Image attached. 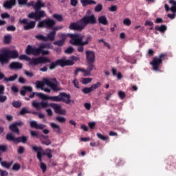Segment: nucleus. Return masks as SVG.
Wrapping results in <instances>:
<instances>
[{"instance_id": "obj_1", "label": "nucleus", "mask_w": 176, "mask_h": 176, "mask_svg": "<svg viewBox=\"0 0 176 176\" xmlns=\"http://www.w3.org/2000/svg\"><path fill=\"white\" fill-rule=\"evenodd\" d=\"M69 43L73 45V46H78L77 51L78 53H83L85 52L84 46H87L91 42V39H93L91 36L89 35L85 38V41H83L85 34H69Z\"/></svg>"}, {"instance_id": "obj_2", "label": "nucleus", "mask_w": 176, "mask_h": 176, "mask_svg": "<svg viewBox=\"0 0 176 176\" xmlns=\"http://www.w3.org/2000/svg\"><path fill=\"white\" fill-rule=\"evenodd\" d=\"M37 97L42 98V100H51V101H55L56 102H65V104L71 103V95L65 92H61L57 96H49L43 94H37Z\"/></svg>"}, {"instance_id": "obj_3", "label": "nucleus", "mask_w": 176, "mask_h": 176, "mask_svg": "<svg viewBox=\"0 0 176 176\" xmlns=\"http://www.w3.org/2000/svg\"><path fill=\"white\" fill-rule=\"evenodd\" d=\"M16 58H19V52L17 50H4L1 51L0 64L2 67L5 64H8L10 60H16Z\"/></svg>"}, {"instance_id": "obj_4", "label": "nucleus", "mask_w": 176, "mask_h": 176, "mask_svg": "<svg viewBox=\"0 0 176 176\" xmlns=\"http://www.w3.org/2000/svg\"><path fill=\"white\" fill-rule=\"evenodd\" d=\"M167 54H160L159 56H155L152 61L150 62V65H152L153 71H159L160 68V64L163 63V60L166 59Z\"/></svg>"}, {"instance_id": "obj_5", "label": "nucleus", "mask_w": 176, "mask_h": 176, "mask_svg": "<svg viewBox=\"0 0 176 176\" xmlns=\"http://www.w3.org/2000/svg\"><path fill=\"white\" fill-rule=\"evenodd\" d=\"M75 64V62L74 60H65L64 58L57 60L54 62H52L50 65V69H54L57 66H60L62 67L69 66V65H74Z\"/></svg>"}, {"instance_id": "obj_6", "label": "nucleus", "mask_w": 176, "mask_h": 176, "mask_svg": "<svg viewBox=\"0 0 176 176\" xmlns=\"http://www.w3.org/2000/svg\"><path fill=\"white\" fill-rule=\"evenodd\" d=\"M46 63H52V60L43 56L32 58L29 60V65H38V64H46Z\"/></svg>"}, {"instance_id": "obj_7", "label": "nucleus", "mask_w": 176, "mask_h": 176, "mask_svg": "<svg viewBox=\"0 0 176 176\" xmlns=\"http://www.w3.org/2000/svg\"><path fill=\"white\" fill-rule=\"evenodd\" d=\"M56 25V21L50 19L43 20L38 23V28H53Z\"/></svg>"}, {"instance_id": "obj_8", "label": "nucleus", "mask_w": 176, "mask_h": 176, "mask_svg": "<svg viewBox=\"0 0 176 176\" xmlns=\"http://www.w3.org/2000/svg\"><path fill=\"white\" fill-rule=\"evenodd\" d=\"M7 141H12L13 142H16L17 144L20 142H23V144H25L27 142V137L25 136H21L19 138H14L13 137V134L12 133H8L6 137Z\"/></svg>"}, {"instance_id": "obj_9", "label": "nucleus", "mask_w": 176, "mask_h": 176, "mask_svg": "<svg viewBox=\"0 0 176 176\" xmlns=\"http://www.w3.org/2000/svg\"><path fill=\"white\" fill-rule=\"evenodd\" d=\"M46 16V13L43 10H35V12H32L28 15V19H34L36 21L41 20L43 17Z\"/></svg>"}, {"instance_id": "obj_10", "label": "nucleus", "mask_w": 176, "mask_h": 176, "mask_svg": "<svg viewBox=\"0 0 176 176\" xmlns=\"http://www.w3.org/2000/svg\"><path fill=\"white\" fill-rule=\"evenodd\" d=\"M53 82H52L50 80H45V83L47 86H49V87H50V89H52V90H53V91H60V90H61V89H60V87H58V82L57 81V79L56 78H52V79Z\"/></svg>"}, {"instance_id": "obj_11", "label": "nucleus", "mask_w": 176, "mask_h": 176, "mask_svg": "<svg viewBox=\"0 0 176 176\" xmlns=\"http://www.w3.org/2000/svg\"><path fill=\"white\" fill-rule=\"evenodd\" d=\"M81 23H83V24H85V27H86L87 24H96L97 23V19H96V16H94V14L85 16L81 19Z\"/></svg>"}, {"instance_id": "obj_12", "label": "nucleus", "mask_w": 176, "mask_h": 176, "mask_svg": "<svg viewBox=\"0 0 176 176\" xmlns=\"http://www.w3.org/2000/svg\"><path fill=\"white\" fill-rule=\"evenodd\" d=\"M19 23H21V24H26V25L23 27L25 31H28V30H32L35 28V25L36 24V22L35 21H32L30 23H28V19H27L20 20Z\"/></svg>"}, {"instance_id": "obj_13", "label": "nucleus", "mask_w": 176, "mask_h": 176, "mask_svg": "<svg viewBox=\"0 0 176 176\" xmlns=\"http://www.w3.org/2000/svg\"><path fill=\"white\" fill-rule=\"evenodd\" d=\"M85 57L87 63H96V52L94 51L87 50Z\"/></svg>"}, {"instance_id": "obj_14", "label": "nucleus", "mask_w": 176, "mask_h": 176, "mask_svg": "<svg viewBox=\"0 0 176 176\" xmlns=\"http://www.w3.org/2000/svg\"><path fill=\"white\" fill-rule=\"evenodd\" d=\"M32 151H34V152H36L37 153V159L39 162H42V155H43L44 156H46V151L43 152V148H42V146H32Z\"/></svg>"}, {"instance_id": "obj_15", "label": "nucleus", "mask_w": 176, "mask_h": 176, "mask_svg": "<svg viewBox=\"0 0 176 176\" xmlns=\"http://www.w3.org/2000/svg\"><path fill=\"white\" fill-rule=\"evenodd\" d=\"M50 107L53 108L56 113H58L59 115H65L67 112L65 109H62L61 106L58 105L57 103H50Z\"/></svg>"}, {"instance_id": "obj_16", "label": "nucleus", "mask_w": 176, "mask_h": 176, "mask_svg": "<svg viewBox=\"0 0 176 176\" xmlns=\"http://www.w3.org/2000/svg\"><path fill=\"white\" fill-rule=\"evenodd\" d=\"M32 107H34V108H36V109H41V108H47V107H50V104L47 103V102H35L33 101L32 103Z\"/></svg>"}, {"instance_id": "obj_17", "label": "nucleus", "mask_w": 176, "mask_h": 176, "mask_svg": "<svg viewBox=\"0 0 176 176\" xmlns=\"http://www.w3.org/2000/svg\"><path fill=\"white\" fill-rule=\"evenodd\" d=\"M69 30H74V31H82L85 30V25H78L76 23H71L69 26Z\"/></svg>"}, {"instance_id": "obj_18", "label": "nucleus", "mask_w": 176, "mask_h": 176, "mask_svg": "<svg viewBox=\"0 0 176 176\" xmlns=\"http://www.w3.org/2000/svg\"><path fill=\"white\" fill-rule=\"evenodd\" d=\"M88 67L87 69H85V74L84 76H90L91 75L92 69H96V66L94 65V63H87Z\"/></svg>"}, {"instance_id": "obj_19", "label": "nucleus", "mask_w": 176, "mask_h": 176, "mask_svg": "<svg viewBox=\"0 0 176 176\" xmlns=\"http://www.w3.org/2000/svg\"><path fill=\"white\" fill-rule=\"evenodd\" d=\"M16 6V0H8L3 3V8L5 9H12L13 6Z\"/></svg>"}, {"instance_id": "obj_20", "label": "nucleus", "mask_w": 176, "mask_h": 176, "mask_svg": "<svg viewBox=\"0 0 176 176\" xmlns=\"http://www.w3.org/2000/svg\"><path fill=\"white\" fill-rule=\"evenodd\" d=\"M10 69H21L23 64L19 62H12L9 65Z\"/></svg>"}, {"instance_id": "obj_21", "label": "nucleus", "mask_w": 176, "mask_h": 176, "mask_svg": "<svg viewBox=\"0 0 176 176\" xmlns=\"http://www.w3.org/2000/svg\"><path fill=\"white\" fill-rule=\"evenodd\" d=\"M18 3L21 6H27L28 8H31V6H34V1L28 3V0H18Z\"/></svg>"}, {"instance_id": "obj_22", "label": "nucleus", "mask_w": 176, "mask_h": 176, "mask_svg": "<svg viewBox=\"0 0 176 176\" xmlns=\"http://www.w3.org/2000/svg\"><path fill=\"white\" fill-rule=\"evenodd\" d=\"M33 6L34 10H41V8H45V3H42V1L37 0L36 3L34 1Z\"/></svg>"}, {"instance_id": "obj_23", "label": "nucleus", "mask_w": 176, "mask_h": 176, "mask_svg": "<svg viewBox=\"0 0 176 176\" xmlns=\"http://www.w3.org/2000/svg\"><path fill=\"white\" fill-rule=\"evenodd\" d=\"M27 91L31 93V91H32V87L30 86H23L20 91L21 95L23 96H25Z\"/></svg>"}, {"instance_id": "obj_24", "label": "nucleus", "mask_w": 176, "mask_h": 176, "mask_svg": "<svg viewBox=\"0 0 176 176\" xmlns=\"http://www.w3.org/2000/svg\"><path fill=\"white\" fill-rule=\"evenodd\" d=\"M46 41H50L53 42L56 39V33L54 31L52 30L50 33L47 34V36H45Z\"/></svg>"}, {"instance_id": "obj_25", "label": "nucleus", "mask_w": 176, "mask_h": 176, "mask_svg": "<svg viewBox=\"0 0 176 176\" xmlns=\"http://www.w3.org/2000/svg\"><path fill=\"white\" fill-rule=\"evenodd\" d=\"M62 40H59L57 41L54 42V45L56 46H63L64 43H65V39H67V36H65V34H61Z\"/></svg>"}, {"instance_id": "obj_26", "label": "nucleus", "mask_w": 176, "mask_h": 176, "mask_svg": "<svg viewBox=\"0 0 176 176\" xmlns=\"http://www.w3.org/2000/svg\"><path fill=\"white\" fill-rule=\"evenodd\" d=\"M99 24H102V25H108V19L105 15L99 16L98 19Z\"/></svg>"}, {"instance_id": "obj_27", "label": "nucleus", "mask_w": 176, "mask_h": 176, "mask_svg": "<svg viewBox=\"0 0 176 176\" xmlns=\"http://www.w3.org/2000/svg\"><path fill=\"white\" fill-rule=\"evenodd\" d=\"M48 80L47 78H43V81L37 80L36 81V87L37 89H41V90H43V86L46 85V82H45V80Z\"/></svg>"}, {"instance_id": "obj_28", "label": "nucleus", "mask_w": 176, "mask_h": 176, "mask_svg": "<svg viewBox=\"0 0 176 176\" xmlns=\"http://www.w3.org/2000/svg\"><path fill=\"white\" fill-rule=\"evenodd\" d=\"M155 29L156 31H159L162 34H164L165 31H167V26L166 25H162L161 26L156 25Z\"/></svg>"}, {"instance_id": "obj_29", "label": "nucleus", "mask_w": 176, "mask_h": 176, "mask_svg": "<svg viewBox=\"0 0 176 176\" xmlns=\"http://www.w3.org/2000/svg\"><path fill=\"white\" fill-rule=\"evenodd\" d=\"M9 129L10 131L12 133H16V134H20V130L19 129V127H17L14 123L10 125Z\"/></svg>"}, {"instance_id": "obj_30", "label": "nucleus", "mask_w": 176, "mask_h": 176, "mask_svg": "<svg viewBox=\"0 0 176 176\" xmlns=\"http://www.w3.org/2000/svg\"><path fill=\"white\" fill-rule=\"evenodd\" d=\"M19 78V75L15 74L13 76H10L9 78H4V82H14Z\"/></svg>"}, {"instance_id": "obj_31", "label": "nucleus", "mask_w": 176, "mask_h": 176, "mask_svg": "<svg viewBox=\"0 0 176 176\" xmlns=\"http://www.w3.org/2000/svg\"><path fill=\"white\" fill-rule=\"evenodd\" d=\"M1 164L2 167L9 169L12 166V164H13V160H12L10 162H8L6 161H3L1 162Z\"/></svg>"}, {"instance_id": "obj_32", "label": "nucleus", "mask_w": 176, "mask_h": 176, "mask_svg": "<svg viewBox=\"0 0 176 176\" xmlns=\"http://www.w3.org/2000/svg\"><path fill=\"white\" fill-rule=\"evenodd\" d=\"M42 53V48L41 47V45L38 48L34 47L33 48V52L32 56H39Z\"/></svg>"}, {"instance_id": "obj_33", "label": "nucleus", "mask_w": 176, "mask_h": 176, "mask_svg": "<svg viewBox=\"0 0 176 176\" xmlns=\"http://www.w3.org/2000/svg\"><path fill=\"white\" fill-rule=\"evenodd\" d=\"M50 126L52 129H56V133L58 134H61V128L60 127L59 125L56 124V123L54 122H52L50 124Z\"/></svg>"}, {"instance_id": "obj_34", "label": "nucleus", "mask_w": 176, "mask_h": 176, "mask_svg": "<svg viewBox=\"0 0 176 176\" xmlns=\"http://www.w3.org/2000/svg\"><path fill=\"white\" fill-rule=\"evenodd\" d=\"M170 5H172L170 8V12H173L176 13V1L175 0H170L169 1Z\"/></svg>"}, {"instance_id": "obj_35", "label": "nucleus", "mask_w": 176, "mask_h": 176, "mask_svg": "<svg viewBox=\"0 0 176 176\" xmlns=\"http://www.w3.org/2000/svg\"><path fill=\"white\" fill-rule=\"evenodd\" d=\"M41 49H52L53 46H52V43H45L40 45Z\"/></svg>"}, {"instance_id": "obj_36", "label": "nucleus", "mask_w": 176, "mask_h": 176, "mask_svg": "<svg viewBox=\"0 0 176 176\" xmlns=\"http://www.w3.org/2000/svg\"><path fill=\"white\" fill-rule=\"evenodd\" d=\"M10 41H12V36H10V34H7L4 36L3 42L6 45H8V43H10Z\"/></svg>"}, {"instance_id": "obj_37", "label": "nucleus", "mask_w": 176, "mask_h": 176, "mask_svg": "<svg viewBox=\"0 0 176 176\" xmlns=\"http://www.w3.org/2000/svg\"><path fill=\"white\" fill-rule=\"evenodd\" d=\"M56 120L58 123H65V122H67V118H65V117L58 116L56 118Z\"/></svg>"}, {"instance_id": "obj_38", "label": "nucleus", "mask_w": 176, "mask_h": 176, "mask_svg": "<svg viewBox=\"0 0 176 176\" xmlns=\"http://www.w3.org/2000/svg\"><path fill=\"white\" fill-rule=\"evenodd\" d=\"M79 72H82V74H85L86 75V69L82 68V67H76L74 74L76 76L79 74Z\"/></svg>"}, {"instance_id": "obj_39", "label": "nucleus", "mask_w": 176, "mask_h": 176, "mask_svg": "<svg viewBox=\"0 0 176 176\" xmlns=\"http://www.w3.org/2000/svg\"><path fill=\"white\" fill-rule=\"evenodd\" d=\"M35 38L37 39V41H43V42H47L46 36H43V34H37L35 36Z\"/></svg>"}, {"instance_id": "obj_40", "label": "nucleus", "mask_w": 176, "mask_h": 176, "mask_svg": "<svg viewBox=\"0 0 176 176\" xmlns=\"http://www.w3.org/2000/svg\"><path fill=\"white\" fill-rule=\"evenodd\" d=\"M101 10H102V4L98 3L94 8V12H96V13H100V12H101Z\"/></svg>"}, {"instance_id": "obj_41", "label": "nucleus", "mask_w": 176, "mask_h": 176, "mask_svg": "<svg viewBox=\"0 0 176 176\" xmlns=\"http://www.w3.org/2000/svg\"><path fill=\"white\" fill-rule=\"evenodd\" d=\"M12 105L14 107V108H21L22 103L20 101H13L12 102Z\"/></svg>"}, {"instance_id": "obj_42", "label": "nucleus", "mask_w": 176, "mask_h": 176, "mask_svg": "<svg viewBox=\"0 0 176 176\" xmlns=\"http://www.w3.org/2000/svg\"><path fill=\"white\" fill-rule=\"evenodd\" d=\"M98 138L100 140H102V141H107V140H109V138L108 136H104L102 134L98 133L96 134Z\"/></svg>"}, {"instance_id": "obj_43", "label": "nucleus", "mask_w": 176, "mask_h": 176, "mask_svg": "<svg viewBox=\"0 0 176 176\" xmlns=\"http://www.w3.org/2000/svg\"><path fill=\"white\" fill-rule=\"evenodd\" d=\"M40 168H41L43 173H46V170H47V166H46V164L42 162V161L40 162Z\"/></svg>"}, {"instance_id": "obj_44", "label": "nucleus", "mask_w": 176, "mask_h": 176, "mask_svg": "<svg viewBox=\"0 0 176 176\" xmlns=\"http://www.w3.org/2000/svg\"><path fill=\"white\" fill-rule=\"evenodd\" d=\"M53 19H55L57 20V21H63V15L58 14H53Z\"/></svg>"}, {"instance_id": "obj_45", "label": "nucleus", "mask_w": 176, "mask_h": 176, "mask_svg": "<svg viewBox=\"0 0 176 176\" xmlns=\"http://www.w3.org/2000/svg\"><path fill=\"white\" fill-rule=\"evenodd\" d=\"M93 80V78H83L82 79V85H88V83H90Z\"/></svg>"}, {"instance_id": "obj_46", "label": "nucleus", "mask_w": 176, "mask_h": 176, "mask_svg": "<svg viewBox=\"0 0 176 176\" xmlns=\"http://www.w3.org/2000/svg\"><path fill=\"white\" fill-rule=\"evenodd\" d=\"M34 48H32V47L31 45H28L26 50H25V53L26 54H32Z\"/></svg>"}, {"instance_id": "obj_47", "label": "nucleus", "mask_w": 176, "mask_h": 176, "mask_svg": "<svg viewBox=\"0 0 176 176\" xmlns=\"http://www.w3.org/2000/svg\"><path fill=\"white\" fill-rule=\"evenodd\" d=\"M108 10H109V11H110L111 12H118V6L113 5L111 7H109Z\"/></svg>"}, {"instance_id": "obj_48", "label": "nucleus", "mask_w": 176, "mask_h": 176, "mask_svg": "<svg viewBox=\"0 0 176 176\" xmlns=\"http://www.w3.org/2000/svg\"><path fill=\"white\" fill-rule=\"evenodd\" d=\"M100 86H101V82H98L96 84L92 85L90 87H91L92 91H94V90H96V89H98V87H100Z\"/></svg>"}, {"instance_id": "obj_49", "label": "nucleus", "mask_w": 176, "mask_h": 176, "mask_svg": "<svg viewBox=\"0 0 176 176\" xmlns=\"http://www.w3.org/2000/svg\"><path fill=\"white\" fill-rule=\"evenodd\" d=\"M45 152H46V156L48 157V159H52V157H53L51 148H47L45 150Z\"/></svg>"}, {"instance_id": "obj_50", "label": "nucleus", "mask_w": 176, "mask_h": 176, "mask_svg": "<svg viewBox=\"0 0 176 176\" xmlns=\"http://www.w3.org/2000/svg\"><path fill=\"white\" fill-rule=\"evenodd\" d=\"M82 93H84V94H89V93H91V91H92L91 87H90L83 88L82 89Z\"/></svg>"}, {"instance_id": "obj_51", "label": "nucleus", "mask_w": 176, "mask_h": 176, "mask_svg": "<svg viewBox=\"0 0 176 176\" xmlns=\"http://www.w3.org/2000/svg\"><path fill=\"white\" fill-rule=\"evenodd\" d=\"M74 47H69L67 49L65 50V53L66 54H72L74 53Z\"/></svg>"}, {"instance_id": "obj_52", "label": "nucleus", "mask_w": 176, "mask_h": 176, "mask_svg": "<svg viewBox=\"0 0 176 176\" xmlns=\"http://www.w3.org/2000/svg\"><path fill=\"white\" fill-rule=\"evenodd\" d=\"M124 25H126L127 27H129V25H131V20L129 18H126L123 21Z\"/></svg>"}, {"instance_id": "obj_53", "label": "nucleus", "mask_w": 176, "mask_h": 176, "mask_svg": "<svg viewBox=\"0 0 176 176\" xmlns=\"http://www.w3.org/2000/svg\"><path fill=\"white\" fill-rule=\"evenodd\" d=\"M25 113H31V112L30 111H28V109H27V108L23 107L20 111L19 115H25Z\"/></svg>"}, {"instance_id": "obj_54", "label": "nucleus", "mask_w": 176, "mask_h": 176, "mask_svg": "<svg viewBox=\"0 0 176 176\" xmlns=\"http://www.w3.org/2000/svg\"><path fill=\"white\" fill-rule=\"evenodd\" d=\"M21 168V166L19 165V164H14L12 168L13 171H19Z\"/></svg>"}, {"instance_id": "obj_55", "label": "nucleus", "mask_w": 176, "mask_h": 176, "mask_svg": "<svg viewBox=\"0 0 176 176\" xmlns=\"http://www.w3.org/2000/svg\"><path fill=\"white\" fill-rule=\"evenodd\" d=\"M19 60H25L26 61H30L31 58L27 56V55L22 54L19 57Z\"/></svg>"}, {"instance_id": "obj_56", "label": "nucleus", "mask_w": 176, "mask_h": 176, "mask_svg": "<svg viewBox=\"0 0 176 176\" xmlns=\"http://www.w3.org/2000/svg\"><path fill=\"white\" fill-rule=\"evenodd\" d=\"M41 144H43V145H46L47 146H49V145H52V141H50V140L49 139H47L45 140L41 141Z\"/></svg>"}, {"instance_id": "obj_57", "label": "nucleus", "mask_w": 176, "mask_h": 176, "mask_svg": "<svg viewBox=\"0 0 176 176\" xmlns=\"http://www.w3.org/2000/svg\"><path fill=\"white\" fill-rule=\"evenodd\" d=\"M25 151V148H24V146H21L19 147L17 153H19V155H23Z\"/></svg>"}, {"instance_id": "obj_58", "label": "nucleus", "mask_w": 176, "mask_h": 176, "mask_svg": "<svg viewBox=\"0 0 176 176\" xmlns=\"http://www.w3.org/2000/svg\"><path fill=\"white\" fill-rule=\"evenodd\" d=\"M63 28L64 27H63V25L55 26L52 28V31H54V32L56 34L57 31H59V30H63Z\"/></svg>"}, {"instance_id": "obj_59", "label": "nucleus", "mask_w": 176, "mask_h": 176, "mask_svg": "<svg viewBox=\"0 0 176 176\" xmlns=\"http://www.w3.org/2000/svg\"><path fill=\"white\" fill-rule=\"evenodd\" d=\"M173 14H168L167 17L170 19V20H174L175 19L176 12H172Z\"/></svg>"}, {"instance_id": "obj_60", "label": "nucleus", "mask_w": 176, "mask_h": 176, "mask_svg": "<svg viewBox=\"0 0 176 176\" xmlns=\"http://www.w3.org/2000/svg\"><path fill=\"white\" fill-rule=\"evenodd\" d=\"M8 151V146L6 145H0V152H6Z\"/></svg>"}, {"instance_id": "obj_61", "label": "nucleus", "mask_w": 176, "mask_h": 176, "mask_svg": "<svg viewBox=\"0 0 176 176\" xmlns=\"http://www.w3.org/2000/svg\"><path fill=\"white\" fill-rule=\"evenodd\" d=\"M8 100L7 96L0 95V102H5Z\"/></svg>"}, {"instance_id": "obj_62", "label": "nucleus", "mask_w": 176, "mask_h": 176, "mask_svg": "<svg viewBox=\"0 0 176 176\" xmlns=\"http://www.w3.org/2000/svg\"><path fill=\"white\" fill-rule=\"evenodd\" d=\"M118 96H119L120 98H121V100H123V98H124V97H126V94L124 92H123V91H118Z\"/></svg>"}, {"instance_id": "obj_63", "label": "nucleus", "mask_w": 176, "mask_h": 176, "mask_svg": "<svg viewBox=\"0 0 176 176\" xmlns=\"http://www.w3.org/2000/svg\"><path fill=\"white\" fill-rule=\"evenodd\" d=\"M1 19H9L10 17V14H9L8 12H4L1 14Z\"/></svg>"}, {"instance_id": "obj_64", "label": "nucleus", "mask_w": 176, "mask_h": 176, "mask_svg": "<svg viewBox=\"0 0 176 176\" xmlns=\"http://www.w3.org/2000/svg\"><path fill=\"white\" fill-rule=\"evenodd\" d=\"M16 30V27L13 25L7 27V31L14 32Z\"/></svg>"}]
</instances>
